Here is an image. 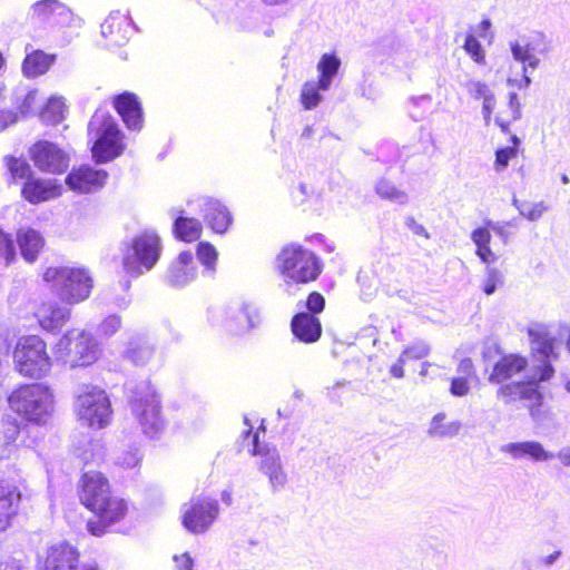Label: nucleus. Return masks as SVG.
<instances>
[{
    "label": "nucleus",
    "mask_w": 570,
    "mask_h": 570,
    "mask_svg": "<svg viewBox=\"0 0 570 570\" xmlns=\"http://www.w3.org/2000/svg\"><path fill=\"white\" fill-rule=\"evenodd\" d=\"M20 425L17 420L3 421L0 424V460L9 458L17 449Z\"/></svg>",
    "instance_id": "obj_35"
},
{
    "label": "nucleus",
    "mask_w": 570,
    "mask_h": 570,
    "mask_svg": "<svg viewBox=\"0 0 570 570\" xmlns=\"http://www.w3.org/2000/svg\"><path fill=\"white\" fill-rule=\"evenodd\" d=\"M114 107L129 130L139 131L142 128V108L135 94L124 92L116 96Z\"/></svg>",
    "instance_id": "obj_25"
},
{
    "label": "nucleus",
    "mask_w": 570,
    "mask_h": 570,
    "mask_svg": "<svg viewBox=\"0 0 570 570\" xmlns=\"http://www.w3.org/2000/svg\"><path fill=\"white\" fill-rule=\"evenodd\" d=\"M73 411L81 425L104 429L111 420V404L105 390L92 384H79L75 391Z\"/></svg>",
    "instance_id": "obj_5"
},
{
    "label": "nucleus",
    "mask_w": 570,
    "mask_h": 570,
    "mask_svg": "<svg viewBox=\"0 0 570 570\" xmlns=\"http://www.w3.org/2000/svg\"><path fill=\"white\" fill-rule=\"evenodd\" d=\"M219 503L208 497L193 498L181 508L184 528L194 534L206 532L219 515Z\"/></svg>",
    "instance_id": "obj_11"
},
{
    "label": "nucleus",
    "mask_w": 570,
    "mask_h": 570,
    "mask_svg": "<svg viewBox=\"0 0 570 570\" xmlns=\"http://www.w3.org/2000/svg\"><path fill=\"white\" fill-rule=\"evenodd\" d=\"M407 360L404 357V355L400 354L399 358L394 364L390 367V374L395 379H402L404 377V365L406 364Z\"/></svg>",
    "instance_id": "obj_63"
},
{
    "label": "nucleus",
    "mask_w": 570,
    "mask_h": 570,
    "mask_svg": "<svg viewBox=\"0 0 570 570\" xmlns=\"http://www.w3.org/2000/svg\"><path fill=\"white\" fill-rule=\"evenodd\" d=\"M55 61V56L36 50L23 60L22 72L28 78H35L46 73Z\"/></svg>",
    "instance_id": "obj_33"
},
{
    "label": "nucleus",
    "mask_w": 570,
    "mask_h": 570,
    "mask_svg": "<svg viewBox=\"0 0 570 570\" xmlns=\"http://www.w3.org/2000/svg\"><path fill=\"white\" fill-rule=\"evenodd\" d=\"M277 265L287 284L309 283L322 271L317 256L299 245L284 247L277 256Z\"/></svg>",
    "instance_id": "obj_8"
},
{
    "label": "nucleus",
    "mask_w": 570,
    "mask_h": 570,
    "mask_svg": "<svg viewBox=\"0 0 570 570\" xmlns=\"http://www.w3.org/2000/svg\"><path fill=\"white\" fill-rule=\"evenodd\" d=\"M458 373L461 377L470 379L475 376L473 362L471 358H463L458 365Z\"/></svg>",
    "instance_id": "obj_60"
},
{
    "label": "nucleus",
    "mask_w": 570,
    "mask_h": 570,
    "mask_svg": "<svg viewBox=\"0 0 570 570\" xmlns=\"http://www.w3.org/2000/svg\"><path fill=\"white\" fill-rule=\"evenodd\" d=\"M222 316V326L234 335L246 334L261 324L258 307L246 301L227 306Z\"/></svg>",
    "instance_id": "obj_13"
},
{
    "label": "nucleus",
    "mask_w": 570,
    "mask_h": 570,
    "mask_svg": "<svg viewBox=\"0 0 570 570\" xmlns=\"http://www.w3.org/2000/svg\"><path fill=\"white\" fill-rule=\"evenodd\" d=\"M485 224L495 235L501 238L504 244L509 242L511 234L508 230L507 224L504 222L487 220Z\"/></svg>",
    "instance_id": "obj_56"
},
{
    "label": "nucleus",
    "mask_w": 570,
    "mask_h": 570,
    "mask_svg": "<svg viewBox=\"0 0 570 570\" xmlns=\"http://www.w3.org/2000/svg\"><path fill=\"white\" fill-rule=\"evenodd\" d=\"M129 403L134 417L144 434L158 438L165 430L166 422L161 414V405L156 390L149 381L129 385Z\"/></svg>",
    "instance_id": "obj_3"
},
{
    "label": "nucleus",
    "mask_w": 570,
    "mask_h": 570,
    "mask_svg": "<svg viewBox=\"0 0 570 570\" xmlns=\"http://www.w3.org/2000/svg\"><path fill=\"white\" fill-rule=\"evenodd\" d=\"M491 232V228H489L487 224L483 227H478L472 230L471 240L476 248L490 245L492 238Z\"/></svg>",
    "instance_id": "obj_54"
},
{
    "label": "nucleus",
    "mask_w": 570,
    "mask_h": 570,
    "mask_svg": "<svg viewBox=\"0 0 570 570\" xmlns=\"http://www.w3.org/2000/svg\"><path fill=\"white\" fill-rule=\"evenodd\" d=\"M6 164L13 179L32 177L30 166L24 159L6 157Z\"/></svg>",
    "instance_id": "obj_45"
},
{
    "label": "nucleus",
    "mask_w": 570,
    "mask_h": 570,
    "mask_svg": "<svg viewBox=\"0 0 570 570\" xmlns=\"http://www.w3.org/2000/svg\"><path fill=\"white\" fill-rule=\"evenodd\" d=\"M450 392L454 396H465L470 392L469 380L461 376L452 379Z\"/></svg>",
    "instance_id": "obj_55"
},
{
    "label": "nucleus",
    "mask_w": 570,
    "mask_h": 570,
    "mask_svg": "<svg viewBox=\"0 0 570 570\" xmlns=\"http://www.w3.org/2000/svg\"><path fill=\"white\" fill-rule=\"evenodd\" d=\"M62 186L56 179L29 177L21 189L23 198L30 204H40L61 195Z\"/></svg>",
    "instance_id": "obj_23"
},
{
    "label": "nucleus",
    "mask_w": 570,
    "mask_h": 570,
    "mask_svg": "<svg viewBox=\"0 0 570 570\" xmlns=\"http://www.w3.org/2000/svg\"><path fill=\"white\" fill-rule=\"evenodd\" d=\"M121 317L117 314L106 316L98 326L97 333L104 337H110L121 327Z\"/></svg>",
    "instance_id": "obj_47"
},
{
    "label": "nucleus",
    "mask_w": 570,
    "mask_h": 570,
    "mask_svg": "<svg viewBox=\"0 0 570 570\" xmlns=\"http://www.w3.org/2000/svg\"><path fill=\"white\" fill-rule=\"evenodd\" d=\"M500 451L514 460L531 459L535 462H546L554 459V453L547 451L537 441L510 442L503 444Z\"/></svg>",
    "instance_id": "obj_26"
},
{
    "label": "nucleus",
    "mask_w": 570,
    "mask_h": 570,
    "mask_svg": "<svg viewBox=\"0 0 570 570\" xmlns=\"http://www.w3.org/2000/svg\"><path fill=\"white\" fill-rule=\"evenodd\" d=\"M197 275L198 268L193 253L184 250L170 263L165 274V282L171 287H184L195 281Z\"/></svg>",
    "instance_id": "obj_22"
},
{
    "label": "nucleus",
    "mask_w": 570,
    "mask_h": 570,
    "mask_svg": "<svg viewBox=\"0 0 570 570\" xmlns=\"http://www.w3.org/2000/svg\"><path fill=\"white\" fill-rule=\"evenodd\" d=\"M107 177V171L83 165L73 168L67 175L66 185L71 190L80 194L95 193L105 186Z\"/></svg>",
    "instance_id": "obj_19"
},
{
    "label": "nucleus",
    "mask_w": 570,
    "mask_h": 570,
    "mask_svg": "<svg viewBox=\"0 0 570 570\" xmlns=\"http://www.w3.org/2000/svg\"><path fill=\"white\" fill-rule=\"evenodd\" d=\"M325 299L322 294L313 292L308 295L306 301V307L312 313H321L324 309Z\"/></svg>",
    "instance_id": "obj_57"
},
{
    "label": "nucleus",
    "mask_w": 570,
    "mask_h": 570,
    "mask_svg": "<svg viewBox=\"0 0 570 570\" xmlns=\"http://www.w3.org/2000/svg\"><path fill=\"white\" fill-rule=\"evenodd\" d=\"M198 262L203 265V275L213 278L216 273L218 252L208 242H200L196 248Z\"/></svg>",
    "instance_id": "obj_37"
},
{
    "label": "nucleus",
    "mask_w": 570,
    "mask_h": 570,
    "mask_svg": "<svg viewBox=\"0 0 570 570\" xmlns=\"http://www.w3.org/2000/svg\"><path fill=\"white\" fill-rule=\"evenodd\" d=\"M203 216L204 222L216 234H225L233 223L228 208L218 199L202 196L188 202Z\"/></svg>",
    "instance_id": "obj_17"
},
{
    "label": "nucleus",
    "mask_w": 570,
    "mask_h": 570,
    "mask_svg": "<svg viewBox=\"0 0 570 570\" xmlns=\"http://www.w3.org/2000/svg\"><path fill=\"white\" fill-rule=\"evenodd\" d=\"M58 361L70 367L88 366L98 358V345L94 337L85 332L72 330L59 338L55 346Z\"/></svg>",
    "instance_id": "obj_10"
},
{
    "label": "nucleus",
    "mask_w": 570,
    "mask_h": 570,
    "mask_svg": "<svg viewBox=\"0 0 570 570\" xmlns=\"http://www.w3.org/2000/svg\"><path fill=\"white\" fill-rule=\"evenodd\" d=\"M16 371L22 376L42 379L51 371L46 342L37 335L22 336L13 351Z\"/></svg>",
    "instance_id": "obj_9"
},
{
    "label": "nucleus",
    "mask_w": 570,
    "mask_h": 570,
    "mask_svg": "<svg viewBox=\"0 0 570 570\" xmlns=\"http://www.w3.org/2000/svg\"><path fill=\"white\" fill-rule=\"evenodd\" d=\"M8 403L14 413L36 425L47 424L55 412L53 392L41 383L19 386L10 393Z\"/></svg>",
    "instance_id": "obj_2"
},
{
    "label": "nucleus",
    "mask_w": 570,
    "mask_h": 570,
    "mask_svg": "<svg viewBox=\"0 0 570 570\" xmlns=\"http://www.w3.org/2000/svg\"><path fill=\"white\" fill-rule=\"evenodd\" d=\"M36 316L43 330L55 332L69 320L70 309L59 306L57 303H45L38 308Z\"/></svg>",
    "instance_id": "obj_31"
},
{
    "label": "nucleus",
    "mask_w": 570,
    "mask_h": 570,
    "mask_svg": "<svg viewBox=\"0 0 570 570\" xmlns=\"http://www.w3.org/2000/svg\"><path fill=\"white\" fill-rule=\"evenodd\" d=\"M446 414L440 412L435 414L429 425L428 434L431 438L438 439H452L456 436L462 428V423L460 421H449L446 422Z\"/></svg>",
    "instance_id": "obj_34"
},
{
    "label": "nucleus",
    "mask_w": 570,
    "mask_h": 570,
    "mask_svg": "<svg viewBox=\"0 0 570 570\" xmlns=\"http://www.w3.org/2000/svg\"><path fill=\"white\" fill-rule=\"evenodd\" d=\"M518 149L515 147H505L495 151L494 168L497 171H502L509 165V161L517 157Z\"/></svg>",
    "instance_id": "obj_50"
},
{
    "label": "nucleus",
    "mask_w": 570,
    "mask_h": 570,
    "mask_svg": "<svg viewBox=\"0 0 570 570\" xmlns=\"http://www.w3.org/2000/svg\"><path fill=\"white\" fill-rule=\"evenodd\" d=\"M174 560L178 570H193L194 560L189 553L185 552L181 556H175Z\"/></svg>",
    "instance_id": "obj_62"
},
{
    "label": "nucleus",
    "mask_w": 570,
    "mask_h": 570,
    "mask_svg": "<svg viewBox=\"0 0 570 570\" xmlns=\"http://www.w3.org/2000/svg\"><path fill=\"white\" fill-rule=\"evenodd\" d=\"M39 108V92L38 90H29L22 102L19 105V109L21 115H30L38 110Z\"/></svg>",
    "instance_id": "obj_52"
},
{
    "label": "nucleus",
    "mask_w": 570,
    "mask_h": 570,
    "mask_svg": "<svg viewBox=\"0 0 570 570\" xmlns=\"http://www.w3.org/2000/svg\"><path fill=\"white\" fill-rule=\"evenodd\" d=\"M80 501L98 518V521H88V531L94 535H101L108 525L122 520L128 511L127 502L110 494L108 480L99 472H86L81 479Z\"/></svg>",
    "instance_id": "obj_1"
},
{
    "label": "nucleus",
    "mask_w": 570,
    "mask_h": 570,
    "mask_svg": "<svg viewBox=\"0 0 570 570\" xmlns=\"http://www.w3.org/2000/svg\"><path fill=\"white\" fill-rule=\"evenodd\" d=\"M497 397L504 404H512L518 401L530 402V413L534 417L533 405L540 404L541 394L533 381L519 380L499 384Z\"/></svg>",
    "instance_id": "obj_18"
},
{
    "label": "nucleus",
    "mask_w": 570,
    "mask_h": 570,
    "mask_svg": "<svg viewBox=\"0 0 570 570\" xmlns=\"http://www.w3.org/2000/svg\"><path fill=\"white\" fill-rule=\"evenodd\" d=\"M376 194L386 200L405 205L409 202V195L405 190L400 189L392 181L386 178H382L376 183Z\"/></svg>",
    "instance_id": "obj_39"
},
{
    "label": "nucleus",
    "mask_w": 570,
    "mask_h": 570,
    "mask_svg": "<svg viewBox=\"0 0 570 570\" xmlns=\"http://www.w3.org/2000/svg\"><path fill=\"white\" fill-rule=\"evenodd\" d=\"M33 165L43 173L62 174L69 167V155L57 144L40 140L30 148Z\"/></svg>",
    "instance_id": "obj_16"
},
{
    "label": "nucleus",
    "mask_w": 570,
    "mask_h": 570,
    "mask_svg": "<svg viewBox=\"0 0 570 570\" xmlns=\"http://www.w3.org/2000/svg\"><path fill=\"white\" fill-rule=\"evenodd\" d=\"M16 247L13 239L2 229H0V265L9 266L16 258Z\"/></svg>",
    "instance_id": "obj_43"
},
{
    "label": "nucleus",
    "mask_w": 570,
    "mask_h": 570,
    "mask_svg": "<svg viewBox=\"0 0 570 570\" xmlns=\"http://www.w3.org/2000/svg\"><path fill=\"white\" fill-rule=\"evenodd\" d=\"M322 87L317 80H309L303 83L301 89V102L306 110H312L318 106L323 97Z\"/></svg>",
    "instance_id": "obj_41"
},
{
    "label": "nucleus",
    "mask_w": 570,
    "mask_h": 570,
    "mask_svg": "<svg viewBox=\"0 0 570 570\" xmlns=\"http://www.w3.org/2000/svg\"><path fill=\"white\" fill-rule=\"evenodd\" d=\"M132 29L129 16L115 11L101 23V36L106 39L107 46L121 47L128 42Z\"/></svg>",
    "instance_id": "obj_21"
},
{
    "label": "nucleus",
    "mask_w": 570,
    "mask_h": 570,
    "mask_svg": "<svg viewBox=\"0 0 570 570\" xmlns=\"http://www.w3.org/2000/svg\"><path fill=\"white\" fill-rule=\"evenodd\" d=\"M140 460L141 455L139 453V450L137 448H132L119 454L116 459V464L125 469H131L137 466Z\"/></svg>",
    "instance_id": "obj_51"
},
{
    "label": "nucleus",
    "mask_w": 570,
    "mask_h": 570,
    "mask_svg": "<svg viewBox=\"0 0 570 570\" xmlns=\"http://www.w3.org/2000/svg\"><path fill=\"white\" fill-rule=\"evenodd\" d=\"M88 135L94 139L91 148L96 163H108L125 149L124 135L116 119L105 109H97L88 124Z\"/></svg>",
    "instance_id": "obj_4"
},
{
    "label": "nucleus",
    "mask_w": 570,
    "mask_h": 570,
    "mask_svg": "<svg viewBox=\"0 0 570 570\" xmlns=\"http://www.w3.org/2000/svg\"><path fill=\"white\" fill-rule=\"evenodd\" d=\"M20 499L21 493L13 481L0 480V532L11 524Z\"/></svg>",
    "instance_id": "obj_27"
},
{
    "label": "nucleus",
    "mask_w": 570,
    "mask_h": 570,
    "mask_svg": "<svg viewBox=\"0 0 570 570\" xmlns=\"http://www.w3.org/2000/svg\"><path fill=\"white\" fill-rule=\"evenodd\" d=\"M18 243L21 255L30 263L37 259L39 252L43 247V238L37 230L31 228L18 232Z\"/></svg>",
    "instance_id": "obj_32"
},
{
    "label": "nucleus",
    "mask_w": 570,
    "mask_h": 570,
    "mask_svg": "<svg viewBox=\"0 0 570 570\" xmlns=\"http://www.w3.org/2000/svg\"><path fill=\"white\" fill-rule=\"evenodd\" d=\"M511 53L514 60L525 63V60L532 55L533 48L529 42L511 41Z\"/></svg>",
    "instance_id": "obj_53"
},
{
    "label": "nucleus",
    "mask_w": 570,
    "mask_h": 570,
    "mask_svg": "<svg viewBox=\"0 0 570 570\" xmlns=\"http://www.w3.org/2000/svg\"><path fill=\"white\" fill-rule=\"evenodd\" d=\"M252 455H261L259 471L267 476L273 492H279L287 483V473L284 470L281 454L276 448L262 449L258 444V434L252 435Z\"/></svg>",
    "instance_id": "obj_14"
},
{
    "label": "nucleus",
    "mask_w": 570,
    "mask_h": 570,
    "mask_svg": "<svg viewBox=\"0 0 570 570\" xmlns=\"http://www.w3.org/2000/svg\"><path fill=\"white\" fill-rule=\"evenodd\" d=\"M531 351L535 357L542 363L540 374L533 375L537 381H547L553 374L551 360L557 357L556 338L549 328L542 324H535L528 330Z\"/></svg>",
    "instance_id": "obj_12"
},
{
    "label": "nucleus",
    "mask_w": 570,
    "mask_h": 570,
    "mask_svg": "<svg viewBox=\"0 0 570 570\" xmlns=\"http://www.w3.org/2000/svg\"><path fill=\"white\" fill-rule=\"evenodd\" d=\"M463 87L473 99H485L487 96H493L494 94L490 90L489 86L475 79H469L463 83Z\"/></svg>",
    "instance_id": "obj_48"
},
{
    "label": "nucleus",
    "mask_w": 570,
    "mask_h": 570,
    "mask_svg": "<svg viewBox=\"0 0 570 570\" xmlns=\"http://www.w3.org/2000/svg\"><path fill=\"white\" fill-rule=\"evenodd\" d=\"M78 553L67 542H60L48 549L45 560V570H97L95 564L77 567Z\"/></svg>",
    "instance_id": "obj_20"
},
{
    "label": "nucleus",
    "mask_w": 570,
    "mask_h": 570,
    "mask_svg": "<svg viewBox=\"0 0 570 570\" xmlns=\"http://www.w3.org/2000/svg\"><path fill=\"white\" fill-rule=\"evenodd\" d=\"M28 19L46 27H68L75 20L73 12L59 0H39L29 11Z\"/></svg>",
    "instance_id": "obj_15"
},
{
    "label": "nucleus",
    "mask_w": 570,
    "mask_h": 570,
    "mask_svg": "<svg viewBox=\"0 0 570 570\" xmlns=\"http://www.w3.org/2000/svg\"><path fill=\"white\" fill-rule=\"evenodd\" d=\"M160 237L154 230H145L122 245V267L131 277L149 272L161 254Z\"/></svg>",
    "instance_id": "obj_6"
},
{
    "label": "nucleus",
    "mask_w": 570,
    "mask_h": 570,
    "mask_svg": "<svg viewBox=\"0 0 570 570\" xmlns=\"http://www.w3.org/2000/svg\"><path fill=\"white\" fill-rule=\"evenodd\" d=\"M504 277L501 271L495 267L488 266L485 269V278L482 289L487 295H492L498 287L503 285Z\"/></svg>",
    "instance_id": "obj_44"
},
{
    "label": "nucleus",
    "mask_w": 570,
    "mask_h": 570,
    "mask_svg": "<svg viewBox=\"0 0 570 570\" xmlns=\"http://www.w3.org/2000/svg\"><path fill=\"white\" fill-rule=\"evenodd\" d=\"M404 224L414 235L424 237L425 239H429L431 237L426 228L422 224L416 222L414 217H406Z\"/></svg>",
    "instance_id": "obj_58"
},
{
    "label": "nucleus",
    "mask_w": 570,
    "mask_h": 570,
    "mask_svg": "<svg viewBox=\"0 0 570 570\" xmlns=\"http://www.w3.org/2000/svg\"><path fill=\"white\" fill-rule=\"evenodd\" d=\"M43 279L51 284L57 295L69 304L85 301L92 287V279L85 268L49 267L43 273Z\"/></svg>",
    "instance_id": "obj_7"
},
{
    "label": "nucleus",
    "mask_w": 570,
    "mask_h": 570,
    "mask_svg": "<svg viewBox=\"0 0 570 570\" xmlns=\"http://www.w3.org/2000/svg\"><path fill=\"white\" fill-rule=\"evenodd\" d=\"M341 67V59L335 53H324L317 62L316 69L320 73L317 81L321 82L323 91H327Z\"/></svg>",
    "instance_id": "obj_36"
},
{
    "label": "nucleus",
    "mask_w": 570,
    "mask_h": 570,
    "mask_svg": "<svg viewBox=\"0 0 570 570\" xmlns=\"http://www.w3.org/2000/svg\"><path fill=\"white\" fill-rule=\"evenodd\" d=\"M527 358L519 354L502 355L494 363L488 380L492 384L512 381L515 376L522 374L527 370Z\"/></svg>",
    "instance_id": "obj_24"
},
{
    "label": "nucleus",
    "mask_w": 570,
    "mask_h": 570,
    "mask_svg": "<svg viewBox=\"0 0 570 570\" xmlns=\"http://www.w3.org/2000/svg\"><path fill=\"white\" fill-rule=\"evenodd\" d=\"M431 352L430 345L424 341H416L413 344L406 346L402 351V355L410 361V360H422L426 357Z\"/></svg>",
    "instance_id": "obj_49"
},
{
    "label": "nucleus",
    "mask_w": 570,
    "mask_h": 570,
    "mask_svg": "<svg viewBox=\"0 0 570 570\" xmlns=\"http://www.w3.org/2000/svg\"><path fill=\"white\" fill-rule=\"evenodd\" d=\"M509 108L511 109L512 120H519L521 118V106L515 92L509 95Z\"/></svg>",
    "instance_id": "obj_64"
},
{
    "label": "nucleus",
    "mask_w": 570,
    "mask_h": 570,
    "mask_svg": "<svg viewBox=\"0 0 570 570\" xmlns=\"http://www.w3.org/2000/svg\"><path fill=\"white\" fill-rule=\"evenodd\" d=\"M67 111L62 97H51L40 110V119L48 125H56L63 120Z\"/></svg>",
    "instance_id": "obj_38"
},
{
    "label": "nucleus",
    "mask_w": 570,
    "mask_h": 570,
    "mask_svg": "<svg viewBox=\"0 0 570 570\" xmlns=\"http://www.w3.org/2000/svg\"><path fill=\"white\" fill-rule=\"evenodd\" d=\"M357 283L360 285V297L364 302L372 301L379 288V277L372 269H362L357 276Z\"/></svg>",
    "instance_id": "obj_40"
},
{
    "label": "nucleus",
    "mask_w": 570,
    "mask_h": 570,
    "mask_svg": "<svg viewBox=\"0 0 570 570\" xmlns=\"http://www.w3.org/2000/svg\"><path fill=\"white\" fill-rule=\"evenodd\" d=\"M291 326L295 337L304 343H314L322 334L320 320L308 313L296 314Z\"/></svg>",
    "instance_id": "obj_30"
},
{
    "label": "nucleus",
    "mask_w": 570,
    "mask_h": 570,
    "mask_svg": "<svg viewBox=\"0 0 570 570\" xmlns=\"http://www.w3.org/2000/svg\"><path fill=\"white\" fill-rule=\"evenodd\" d=\"M463 48L474 62L479 65L485 63L484 49L482 48L480 41L473 35H468L465 37Z\"/></svg>",
    "instance_id": "obj_46"
},
{
    "label": "nucleus",
    "mask_w": 570,
    "mask_h": 570,
    "mask_svg": "<svg viewBox=\"0 0 570 570\" xmlns=\"http://www.w3.org/2000/svg\"><path fill=\"white\" fill-rule=\"evenodd\" d=\"M494 108H495L494 95L487 96L485 99L483 100V105H482V115H483V118H484V121L487 125H489V122L491 120V115H492Z\"/></svg>",
    "instance_id": "obj_61"
},
{
    "label": "nucleus",
    "mask_w": 570,
    "mask_h": 570,
    "mask_svg": "<svg viewBox=\"0 0 570 570\" xmlns=\"http://www.w3.org/2000/svg\"><path fill=\"white\" fill-rule=\"evenodd\" d=\"M169 215L174 218L173 230L175 236L184 242L198 239L203 232V224L195 217L185 215L180 208H171Z\"/></svg>",
    "instance_id": "obj_29"
},
{
    "label": "nucleus",
    "mask_w": 570,
    "mask_h": 570,
    "mask_svg": "<svg viewBox=\"0 0 570 570\" xmlns=\"http://www.w3.org/2000/svg\"><path fill=\"white\" fill-rule=\"evenodd\" d=\"M475 254L488 266H490V264H493L498 261V256L490 248V245L476 248Z\"/></svg>",
    "instance_id": "obj_59"
},
{
    "label": "nucleus",
    "mask_w": 570,
    "mask_h": 570,
    "mask_svg": "<svg viewBox=\"0 0 570 570\" xmlns=\"http://www.w3.org/2000/svg\"><path fill=\"white\" fill-rule=\"evenodd\" d=\"M513 205L517 207L520 215H522L523 217L531 222L538 220L548 209L543 202L530 204L520 203L517 198H513Z\"/></svg>",
    "instance_id": "obj_42"
},
{
    "label": "nucleus",
    "mask_w": 570,
    "mask_h": 570,
    "mask_svg": "<svg viewBox=\"0 0 570 570\" xmlns=\"http://www.w3.org/2000/svg\"><path fill=\"white\" fill-rule=\"evenodd\" d=\"M155 345L144 334H134L129 337L124 350V358L136 366L147 365L155 356Z\"/></svg>",
    "instance_id": "obj_28"
}]
</instances>
